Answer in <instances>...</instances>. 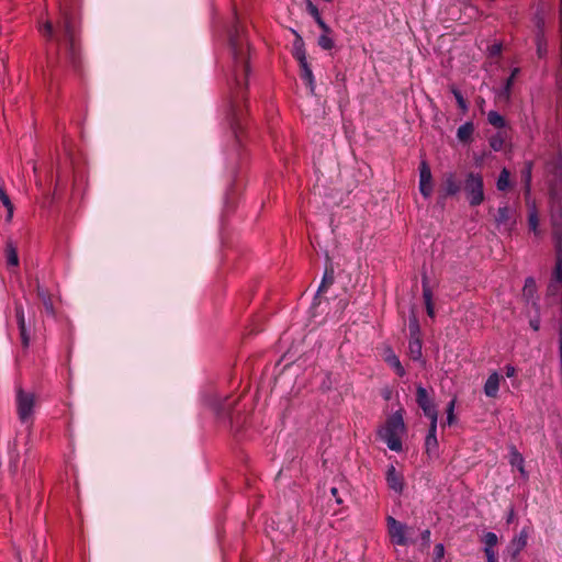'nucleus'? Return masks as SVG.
Segmentation results:
<instances>
[{
	"mask_svg": "<svg viewBox=\"0 0 562 562\" xmlns=\"http://www.w3.org/2000/svg\"><path fill=\"white\" fill-rule=\"evenodd\" d=\"M497 190L499 191H506L510 187V172L508 169L503 168L499 172V176L497 178L496 182Z\"/></svg>",
	"mask_w": 562,
	"mask_h": 562,
	"instance_id": "obj_26",
	"label": "nucleus"
},
{
	"mask_svg": "<svg viewBox=\"0 0 562 562\" xmlns=\"http://www.w3.org/2000/svg\"><path fill=\"white\" fill-rule=\"evenodd\" d=\"M335 281V269L331 259L326 255V265L321 284L317 289L315 300L319 299L321 294L326 293L328 289L334 284Z\"/></svg>",
	"mask_w": 562,
	"mask_h": 562,
	"instance_id": "obj_11",
	"label": "nucleus"
},
{
	"mask_svg": "<svg viewBox=\"0 0 562 562\" xmlns=\"http://www.w3.org/2000/svg\"><path fill=\"white\" fill-rule=\"evenodd\" d=\"M495 221L498 226H503L508 232L513 229L516 223L514 212L507 205L498 207Z\"/></svg>",
	"mask_w": 562,
	"mask_h": 562,
	"instance_id": "obj_14",
	"label": "nucleus"
},
{
	"mask_svg": "<svg viewBox=\"0 0 562 562\" xmlns=\"http://www.w3.org/2000/svg\"><path fill=\"white\" fill-rule=\"evenodd\" d=\"M7 263L9 266L18 267L19 266V256L16 248L13 246L11 241L7 244L5 248Z\"/></svg>",
	"mask_w": 562,
	"mask_h": 562,
	"instance_id": "obj_29",
	"label": "nucleus"
},
{
	"mask_svg": "<svg viewBox=\"0 0 562 562\" xmlns=\"http://www.w3.org/2000/svg\"><path fill=\"white\" fill-rule=\"evenodd\" d=\"M316 302H317V304H321V301H318V299L317 300L314 299V304H316Z\"/></svg>",
	"mask_w": 562,
	"mask_h": 562,
	"instance_id": "obj_55",
	"label": "nucleus"
},
{
	"mask_svg": "<svg viewBox=\"0 0 562 562\" xmlns=\"http://www.w3.org/2000/svg\"><path fill=\"white\" fill-rule=\"evenodd\" d=\"M43 36L54 41L59 50H63L65 59L75 71L82 67L81 46L79 40V13L75 0H61L59 5V19L54 25L47 21L41 27Z\"/></svg>",
	"mask_w": 562,
	"mask_h": 562,
	"instance_id": "obj_2",
	"label": "nucleus"
},
{
	"mask_svg": "<svg viewBox=\"0 0 562 562\" xmlns=\"http://www.w3.org/2000/svg\"><path fill=\"white\" fill-rule=\"evenodd\" d=\"M422 285H423V297H424V303L426 306L427 315L429 317L434 318L435 317V307H434V303H432V292L428 284V279L426 276H423Z\"/></svg>",
	"mask_w": 562,
	"mask_h": 562,
	"instance_id": "obj_18",
	"label": "nucleus"
},
{
	"mask_svg": "<svg viewBox=\"0 0 562 562\" xmlns=\"http://www.w3.org/2000/svg\"><path fill=\"white\" fill-rule=\"evenodd\" d=\"M329 34L330 33H323L317 41L318 46L325 50H329L334 47V41Z\"/></svg>",
	"mask_w": 562,
	"mask_h": 562,
	"instance_id": "obj_34",
	"label": "nucleus"
},
{
	"mask_svg": "<svg viewBox=\"0 0 562 562\" xmlns=\"http://www.w3.org/2000/svg\"><path fill=\"white\" fill-rule=\"evenodd\" d=\"M37 282H40L38 278H35L33 282L30 283L31 286H34V290L37 292Z\"/></svg>",
	"mask_w": 562,
	"mask_h": 562,
	"instance_id": "obj_52",
	"label": "nucleus"
},
{
	"mask_svg": "<svg viewBox=\"0 0 562 562\" xmlns=\"http://www.w3.org/2000/svg\"><path fill=\"white\" fill-rule=\"evenodd\" d=\"M15 321L20 331L21 344L23 348H29L31 341V323L26 325L24 307L21 303H15Z\"/></svg>",
	"mask_w": 562,
	"mask_h": 562,
	"instance_id": "obj_7",
	"label": "nucleus"
},
{
	"mask_svg": "<svg viewBox=\"0 0 562 562\" xmlns=\"http://www.w3.org/2000/svg\"><path fill=\"white\" fill-rule=\"evenodd\" d=\"M422 347H423L422 338L409 339L408 355L412 360L418 361L422 359V356H423Z\"/></svg>",
	"mask_w": 562,
	"mask_h": 562,
	"instance_id": "obj_23",
	"label": "nucleus"
},
{
	"mask_svg": "<svg viewBox=\"0 0 562 562\" xmlns=\"http://www.w3.org/2000/svg\"><path fill=\"white\" fill-rule=\"evenodd\" d=\"M454 403H456V401L452 400V401L449 402V404L447 406V423L449 425H451L453 423V419H454V414H453Z\"/></svg>",
	"mask_w": 562,
	"mask_h": 562,
	"instance_id": "obj_41",
	"label": "nucleus"
},
{
	"mask_svg": "<svg viewBox=\"0 0 562 562\" xmlns=\"http://www.w3.org/2000/svg\"><path fill=\"white\" fill-rule=\"evenodd\" d=\"M452 93L456 98V101L458 103V106L463 111V112H467L468 111V103L465 101V99L463 98L462 93L460 90L458 89H452Z\"/></svg>",
	"mask_w": 562,
	"mask_h": 562,
	"instance_id": "obj_36",
	"label": "nucleus"
},
{
	"mask_svg": "<svg viewBox=\"0 0 562 562\" xmlns=\"http://www.w3.org/2000/svg\"><path fill=\"white\" fill-rule=\"evenodd\" d=\"M430 536H431V532L429 529H426L422 532L420 535V538H422V541L423 543L426 546V547H429L430 544Z\"/></svg>",
	"mask_w": 562,
	"mask_h": 562,
	"instance_id": "obj_44",
	"label": "nucleus"
},
{
	"mask_svg": "<svg viewBox=\"0 0 562 562\" xmlns=\"http://www.w3.org/2000/svg\"><path fill=\"white\" fill-rule=\"evenodd\" d=\"M473 133L474 124L472 122H467L458 128L457 137L461 143L467 144L472 140Z\"/></svg>",
	"mask_w": 562,
	"mask_h": 562,
	"instance_id": "obj_22",
	"label": "nucleus"
},
{
	"mask_svg": "<svg viewBox=\"0 0 562 562\" xmlns=\"http://www.w3.org/2000/svg\"><path fill=\"white\" fill-rule=\"evenodd\" d=\"M505 374L508 378H513L516 374V368L512 364L505 366Z\"/></svg>",
	"mask_w": 562,
	"mask_h": 562,
	"instance_id": "obj_46",
	"label": "nucleus"
},
{
	"mask_svg": "<svg viewBox=\"0 0 562 562\" xmlns=\"http://www.w3.org/2000/svg\"><path fill=\"white\" fill-rule=\"evenodd\" d=\"M487 121L492 126L496 128H503L506 124L505 119L496 111L488 112Z\"/></svg>",
	"mask_w": 562,
	"mask_h": 562,
	"instance_id": "obj_31",
	"label": "nucleus"
},
{
	"mask_svg": "<svg viewBox=\"0 0 562 562\" xmlns=\"http://www.w3.org/2000/svg\"><path fill=\"white\" fill-rule=\"evenodd\" d=\"M36 396L34 393L25 392L23 389L18 387L16 390V412L19 419L23 424L32 422Z\"/></svg>",
	"mask_w": 562,
	"mask_h": 562,
	"instance_id": "obj_5",
	"label": "nucleus"
},
{
	"mask_svg": "<svg viewBox=\"0 0 562 562\" xmlns=\"http://www.w3.org/2000/svg\"><path fill=\"white\" fill-rule=\"evenodd\" d=\"M385 361L395 370L397 375H400V376L405 375V369L402 366V363L396 355H394V353L389 355L385 358Z\"/></svg>",
	"mask_w": 562,
	"mask_h": 562,
	"instance_id": "obj_30",
	"label": "nucleus"
},
{
	"mask_svg": "<svg viewBox=\"0 0 562 562\" xmlns=\"http://www.w3.org/2000/svg\"><path fill=\"white\" fill-rule=\"evenodd\" d=\"M529 325H530V327L533 330L538 331L539 328H540V319L539 318H532V319L529 321Z\"/></svg>",
	"mask_w": 562,
	"mask_h": 562,
	"instance_id": "obj_49",
	"label": "nucleus"
},
{
	"mask_svg": "<svg viewBox=\"0 0 562 562\" xmlns=\"http://www.w3.org/2000/svg\"><path fill=\"white\" fill-rule=\"evenodd\" d=\"M228 44L233 66L227 76V120L237 142L247 114V88L249 68V44L239 22L236 21L228 31Z\"/></svg>",
	"mask_w": 562,
	"mask_h": 562,
	"instance_id": "obj_1",
	"label": "nucleus"
},
{
	"mask_svg": "<svg viewBox=\"0 0 562 562\" xmlns=\"http://www.w3.org/2000/svg\"><path fill=\"white\" fill-rule=\"evenodd\" d=\"M462 188V182L454 172H446L440 184V193L443 198L457 195Z\"/></svg>",
	"mask_w": 562,
	"mask_h": 562,
	"instance_id": "obj_9",
	"label": "nucleus"
},
{
	"mask_svg": "<svg viewBox=\"0 0 562 562\" xmlns=\"http://www.w3.org/2000/svg\"><path fill=\"white\" fill-rule=\"evenodd\" d=\"M438 439L437 437L426 436L425 438V452L428 457H436L438 454Z\"/></svg>",
	"mask_w": 562,
	"mask_h": 562,
	"instance_id": "obj_28",
	"label": "nucleus"
},
{
	"mask_svg": "<svg viewBox=\"0 0 562 562\" xmlns=\"http://www.w3.org/2000/svg\"><path fill=\"white\" fill-rule=\"evenodd\" d=\"M528 227L536 236L541 234V231L539 229V216L535 206L529 209L528 212Z\"/></svg>",
	"mask_w": 562,
	"mask_h": 562,
	"instance_id": "obj_25",
	"label": "nucleus"
},
{
	"mask_svg": "<svg viewBox=\"0 0 562 562\" xmlns=\"http://www.w3.org/2000/svg\"><path fill=\"white\" fill-rule=\"evenodd\" d=\"M330 494L333 495V497L335 498L337 504H342V499L339 496V492H338L337 487H331L330 488Z\"/></svg>",
	"mask_w": 562,
	"mask_h": 562,
	"instance_id": "obj_48",
	"label": "nucleus"
},
{
	"mask_svg": "<svg viewBox=\"0 0 562 562\" xmlns=\"http://www.w3.org/2000/svg\"><path fill=\"white\" fill-rule=\"evenodd\" d=\"M0 201L4 205V207L8 210V218H11L13 215V204L7 194L5 190L0 186Z\"/></svg>",
	"mask_w": 562,
	"mask_h": 562,
	"instance_id": "obj_32",
	"label": "nucleus"
},
{
	"mask_svg": "<svg viewBox=\"0 0 562 562\" xmlns=\"http://www.w3.org/2000/svg\"><path fill=\"white\" fill-rule=\"evenodd\" d=\"M307 9L314 19L319 15L318 9L312 2H308Z\"/></svg>",
	"mask_w": 562,
	"mask_h": 562,
	"instance_id": "obj_47",
	"label": "nucleus"
},
{
	"mask_svg": "<svg viewBox=\"0 0 562 562\" xmlns=\"http://www.w3.org/2000/svg\"><path fill=\"white\" fill-rule=\"evenodd\" d=\"M301 68V78L306 82L310 88L311 93H314L315 82L313 71L307 63V59L304 61H299Z\"/></svg>",
	"mask_w": 562,
	"mask_h": 562,
	"instance_id": "obj_20",
	"label": "nucleus"
},
{
	"mask_svg": "<svg viewBox=\"0 0 562 562\" xmlns=\"http://www.w3.org/2000/svg\"><path fill=\"white\" fill-rule=\"evenodd\" d=\"M37 297L42 302L45 313L52 317H55L56 310L53 302V295L48 289L41 284V282H37Z\"/></svg>",
	"mask_w": 562,
	"mask_h": 562,
	"instance_id": "obj_13",
	"label": "nucleus"
},
{
	"mask_svg": "<svg viewBox=\"0 0 562 562\" xmlns=\"http://www.w3.org/2000/svg\"><path fill=\"white\" fill-rule=\"evenodd\" d=\"M416 403L418 407L422 408L426 417L438 416L434 400L428 394V391L422 385H417L416 387Z\"/></svg>",
	"mask_w": 562,
	"mask_h": 562,
	"instance_id": "obj_8",
	"label": "nucleus"
},
{
	"mask_svg": "<svg viewBox=\"0 0 562 562\" xmlns=\"http://www.w3.org/2000/svg\"><path fill=\"white\" fill-rule=\"evenodd\" d=\"M445 557V547L442 543H438L434 549V562H442Z\"/></svg>",
	"mask_w": 562,
	"mask_h": 562,
	"instance_id": "obj_39",
	"label": "nucleus"
},
{
	"mask_svg": "<svg viewBox=\"0 0 562 562\" xmlns=\"http://www.w3.org/2000/svg\"><path fill=\"white\" fill-rule=\"evenodd\" d=\"M513 517H514V510L512 509L509 515H508L507 522H510Z\"/></svg>",
	"mask_w": 562,
	"mask_h": 562,
	"instance_id": "obj_54",
	"label": "nucleus"
},
{
	"mask_svg": "<svg viewBox=\"0 0 562 562\" xmlns=\"http://www.w3.org/2000/svg\"><path fill=\"white\" fill-rule=\"evenodd\" d=\"M502 376L497 372H493L488 375L484 384V393L487 397L495 398L497 396Z\"/></svg>",
	"mask_w": 562,
	"mask_h": 562,
	"instance_id": "obj_17",
	"label": "nucleus"
},
{
	"mask_svg": "<svg viewBox=\"0 0 562 562\" xmlns=\"http://www.w3.org/2000/svg\"><path fill=\"white\" fill-rule=\"evenodd\" d=\"M316 23L322 29L323 33H330V27L324 22L321 15L315 18Z\"/></svg>",
	"mask_w": 562,
	"mask_h": 562,
	"instance_id": "obj_43",
	"label": "nucleus"
},
{
	"mask_svg": "<svg viewBox=\"0 0 562 562\" xmlns=\"http://www.w3.org/2000/svg\"><path fill=\"white\" fill-rule=\"evenodd\" d=\"M532 167H533L532 161H526L524 164V167H522L521 171H520V178H521V182L524 184L525 195H529L530 194L531 178H532Z\"/></svg>",
	"mask_w": 562,
	"mask_h": 562,
	"instance_id": "obj_19",
	"label": "nucleus"
},
{
	"mask_svg": "<svg viewBox=\"0 0 562 562\" xmlns=\"http://www.w3.org/2000/svg\"><path fill=\"white\" fill-rule=\"evenodd\" d=\"M498 538L494 532H486L483 538L485 548H494L497 544Z\"/></svg>",
	"mask_w": 562,
	"mask_h": 562,
	"instance_id": "obj_37",
	"label": "nucleus"
},
{
	"mask_svg": "<svg viewBox=\"0 0 562 562\" xmlns=\"http://www.w3.org/2000/svg\"><path fill=\"white\" fill-rule=\"evenodd\" d=\"M386 520L392 541L397 546H405L407 543V539L405 537V525L391 516H389Z\"/></svg>",
	"mask_w": 562,
	"mask_h": 562,
	"instance_id": "obj_10",
	"label": "nucleus"
},
{
	"mask_svg": "<svg viewBox=\"0 0 562 562\" xmlns=\"http://www.w3.org/2000/svg\"><path fill=\"white\" fill-rule=\"evenodd\" d=\"M536 291V282L532 278H527L524 286V294L526 296H532Z\"/></svg>",
	"mask_w": 562,
	"mask_h": 562,
	"instance_id": "obj_38",
	"label": "nucleus"
},
{
	"mask_svg": "<svg viewBox=\"0 0 562 562\" xmlns=\"http://www.w3.org/2000/svg\"><path fill=\"white\" fill-rule=\"evenodd\" d=\"M547 170L549 173H551L554 177V183L550 187V205L552 206V194L558 193L559 195H562V190L559 188V186H562V155L559 154L554 157H552L551 160L547 164Z\"/></svg>",
	"mask_w": 562,
	"mask_h": 562,
	"instance_id": "obj_6",
	"label": "nucleus"
},
{
	"mask_svg": "<svg viewBox=\"0 0 562 562\" xmlns=\"http://www.w3.org/2000/svg\"><path fill=\"white\" fill-rule=\"evenodd\" d=\"M490 144L494 150H501L503 146V140L501 138L494 137L491 139Z\"/></svg>",
	"mask_w": 562,
	"mask_h": 562,
	"instance_id": "obj_45",
	"label": "nucleus"
},
{
	"mask_svg": "<svg viewBox=\"0 0 562 562\" xmlns=\"http://www.w3.org/2000/svg\"><path fill=\"white\" fill-rule=\"evenodd\" d=\"M432 177L429 166L426 161H422L419 166V191L425 198H429L432 193Z\"/></svg>",
	"mask_w": 562,
	"mask_h": 562,
	"instance_id": "obj_12",
	"label": "nucleus"
},
{
	"mask_svg": "<svg viewBox=\"0 0 562 562\" xmlns=\"http://www.w3.org/2000/svg\"><path fill=\"white\" fill-rule=\"evenodd\" d=\"M386 483L387 486L394 492L401 494L404 490V477L396 471L394 465H390L386 471Z\"/></svg>",
	"mask_w": 562,
	"mask_h": 562,
	"instance_id": "obj_15",
	"label": "nucleus"
},
{
	"mask_svg": "<svg viewBox=\"0 0 562 562\" xmlns=\"http://www.w3.org/2000/svg\"><path fill=\"white\" fill-rule=\"evenodd\" d=\"M428 418L430 419V425H429V429H428L427 436L437 437L438 416H431V417H428Z\"/></svg>",
	"mask_w": 562,
	"mask_h": 562,
	"instance_id": "obj_40",
	"label": "nucleus"
},
{
	"mask_svg": "<svg viewBox=\"0 0 562 562\" xmlns=\"http://www.w3.org/2000/svg\"><path fill=\"white\" fill-rule=\"evenodd\" d=\"M405 431V424L400 412L387 417L385 424L379 428L378 437L386 443L392 451L400 452L403 449L401 435Z\"/></svg>",
	"mask_w": 562,
	"mask_h": 562,
	"instance_id": "obj_3",
	"label": "nucleus"
},
{
	"mask_svg": "<svg viewBox=\"0 0 562 562\" xmlns=\"http://www.w3.org/2000/svg\"><path fill=\"white\" fill-rule=\"evenodd\" d=\"M487 562H498L497 554L492 548H484Z\"/></svg>",
	"mask_w": 562,
	"mask_h": 562,
	"instance_id": "obj_42",
	"label": "nucleus"
},
{
	"mask_svg": "<svg viewBox=\"0 0 562 562\" xmlns=\"http://www.w3.org/2000/svg\"><path fill=\"white\" fill-rule=\"evenodd\" d=\"M509 463L512 467H516L521 474H525L524 458L515 447L510 449Z\"/></svg>",
	"mask_w": 562,
	"mask_h": 562,
	"instance_id": "obj_27",
	"label": "nucleus"
},
{
	"mask_svg": "<svg viewBox=\"0 0 562 562\" xmlns=\"http://www.w3.org/2000/svg\"><path fill=\"white\" fill-rule=\"evenodd\" d=\"M502 52V46L499 44H494L491 47V55H499Z\"/></svg>",
	"mask_w": 562,
	"mask_h": 562,
	"instance_id": "obj_50",
	"label": "nucleus"
},
{
	"mask_svg": "<svg viewBox=\"0 0 562 562\" xmlns=\"http://www.w3.org/2000/svg\"><path fill=\"white\" fill-rule=\"evenodd\" d=\"M518 74H519V68H514L510 76L506 79V83L504 87V94L506 95V98L509 97L512 86H513L514 80Z\"/></svg>",
	"mask_w": 562,
	"mask_h": 562,
	"instance_id": "obj_35",
	"label": "nucleus"
},
{
	"mask_svg": "<svg viewBox=\"0 0 562 562\" xmlns=\"http://www.w3.org/2000/svg\"><path fill=\"white\" fill-rule=\"evenodd\" d=\"M527 539H528V531L526 528H524L512 540L508 549H509L513 558H516L520 553V551L527 546Z\"/></svg>",
	"mask_w": 562,
	"mask_h": 562,
	"instance_id": "obj_16",
	"label": "nucleus"
},
{
	"mask_svg": "<svg viewBox=\"0 0 562 562\" xmlns=\"http://www.w3.org/2000/svg\"><path fill=\"white\" fill-rule=\"evenodd\" d=\"M560 24H561V31H562V0H560Z\"/></svg>",
	"mask_w": 562,
	"mask_h": 562,
	"instance_id": "obj_53",
	"label": "nucleus"
},
{
	"mask_svg": "<svg viewBox=\"0 0 562 562\" xmlns=\"http://www.w3.org/2000/svg\"><path fill=\"white\" fill-rule=\"evenodd\" d=\"M536 46H537V55L539 58L546 57L548 53V42L544 35V31H540L536 33Z\"/></svg>",
	"mask_w": 562,
	"mask_h": 562,
	"instance_id": "obj_24",
	"label": "nucleus"
},
{
	"mask_svg": "<svg viewBox=\"0 0 562 562\" xmlns=\"http://www.w3.org/2000/svg\"><path fill=\"white\" fill-rule=\"evenodd\" d=\"M293 34L295 36L293 41V56L297 61H304L306 59L304 41L297 32L293 31Z\"/></svg>",
	"mask_w": 562,
	"mask_h": 562,
	"instance_id": "obj_21",
	"label": "nucleus"
},
{
	"mask_svg": "<svg viewBox=\"0 0 562 562\" xmlns=\"http://www.w3.org/2000/svg\"><path fill=\"white\" fill-rule=\"evenodd\" d=\"M471 206H479L485 199L483 176L479 172L467 173L462 188Z\"/></svg>",
	"mask_w": 562,
	"mask_h": 562,
	"instance_id": "obj_4",
	"label": "nucleus"
},
{
	"mask_svg": "<svg viewBox=\"0 0 562 562\" xmlns=\"http://www.w3.org/2000/svg\"><path fill=\"white\" fill-rule=\"evenodd\" d=\"M543 26H544V21H543V19H542V18H539V19L537 20V29H538V31H537V32L543 31Z\"/></svg>",
	"mask_w": 562,
	"mask_h": 562,
	"instance_id": "obj_51",
	"label": "nucleus"
},
{
	"mask_svg": "<svg viewBox=\"0 0 562 562\" xmlns=\"http://www.w3.org/2000/svg\"><path fill=\"white\" fill-rule=\"evenodd\" d=\"M408 329H409V339L420 338V327H419V323L415 316L409 318Z\"/></svg>",
	"mask_w": 562,
	"mask_h": 562,
	"instance_id": "obj_33",
	"label": "nucleus"
}]
</instances>
